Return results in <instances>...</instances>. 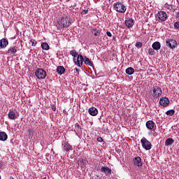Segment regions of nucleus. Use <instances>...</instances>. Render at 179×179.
<instances>
[{"instance_id":"obj_1","label":"nucleus","mask_w":179,"mask_h":179,"mask_svg":"<svg viewBox=\"0 0 179 179\" xmlns=\"http://www.w3.org/2000/svg\"><path fill=\"white\" fill-rule=\"evenodd\" d=\"M70 55L73 57V62L77 66H82L83 65V56L82 55H78L76 50H72L70 51Z\"/></svg>"},{"instance_id":"obj_2","label":"nucleus","mask_w":179,"mask_h":179,"mask_svg":"<svg viewBox=\"0 0 179 179\" xmlns=\"http://www.w3.org/2000/svg\"><path fill=\"white\" fill-rule=\"evenodd\" d=\"M58 27L59 29H66L71 26V17L69 15H64L60 18L58 22Z\"/></svg>"},{"instance_id":"obj_3","label":"nucleus","mask_w":179,"mask_h":179,"mask_svg":"<svg viewBox=\"0 0 179 179\" xmlns=\"http://www.w3.org/2000/svg\"><path fill=\"white\" fill-rule=\"evenodd\" d=\"M142 147L145 150H150L152 149V143L149 141V140L146 139V138L143 137L141 140Z\"/></svg>"},{"instance_id":"obj_4","label":"nucleus","mask_w":179,"mask_h":179,"mask_svg":"<svg viewBox=\"0 0 179 179\" xmlns=\"http://www.w3.org/2000/svg\"><path fill=\"white\" fill-rule=\"evenodd\" d=\"M114 8L116 12H119V13H124L127 10V8L124 6L122 3L117 2L114 4Z\"/></svg>"},{"instance_id":"obj_5","label":"nucleus","mask_w":179,"mask_h":179,"mask_svg":"<svg viewBox=\"0 0 179 179\" xmlns=\"http://www.w3.org/2000/svg\"><path fill=\"white\" fill-rule=\"evenodd\" d=\"M35 75L38 79H45L47 72L43 69H38L35 72Z\"/></svg>"},{"instance_id":"obj_6","label":"nucleus","mask_w":179,"mask_h":179,"mask_svg":"<svg viewBox=\"0 0 179 179\" xmlns=\"http://www.w3.org/2000/svg\"><path fill=\"white\" fill-rule=\"evenodd\" d=\"M16 52H17V47L10 46L6 52V55L8 57H16Z\"/></svg>"},{"instance_id":"obj_7","label":"nucleus","mask_w":179,"mask_h":179,"mask_svg":"<svg viewBox=\"0 0 179 179\" xmlns=\"http://www.w3.org/2000/svg\"><path fill=\"white\" fill-rule=\"evenodd\" d=\"M162 96V88L158 86L152 87V97L154 99H159Z\"/></svg>"},{"instance_id":"obj_8","label":"nucleus","mask_w":179,"mask_h":179,"mask_svg":"<svg viewBox=\"0 0 179 179\" xmlns=\"http://www.w3.org/2000/svg\"><path fill=\"white\" fill-rule=\"evenodd\" d=\"M166 45L171 50H174V48H176L177 46V41L174 39H167L166 41Z\"/></svg>"},{"instance_id":"obj_9","label":"nucleus","mask_w":179,"mask_h":179,"mask_svg":"<svg viewBox=\"0 0 179 179\" xmlns=\"http://www.w3.org/2000/svg\"><path fill=\"white\" fill-rule=\"evenodd\" d=\"M157 17L159 19V20H161V22H166L167 19V13H166L164 11H159L157 13Z\"/></svg>"},{"instance_id":"obj_10","label":"nucleus","mask_w":179,"mask_h":179,"mask_svg":"<svg viewBox=\"0 0 179 179\" xmlns=\"http://www.w3.org/2000/svg\"><path fill=\"white\" fill-rule=\"evenodd\" d=\"M169 103H170V101L167 97H162L159 99V104L163 107H167V106H169Z\"/></svg>"},{"instance_id":"obj_11","label":"nucleus","mask_w":179,"mask_h":179,"mask_svg":"<svg viewBox=\"0 0 179 179\" xmlns=\"http://www.w3.org/2000/svg\"><path fill=\"white\" fill-rule=\"evenodd\" d=\"M8 45H9V41H8V39L3 38L0 40V50L8 47Z\"/></svg>"},{"instance_id":"obj_12","label":"nucleus","mask_w":179,"mask_h":179,"mask_svg":"<svg viewBox=\"0 0 179 179\" xmlns=\"http://www.w3.org/2000/svg\"><path fill=\"white\" fill-rule=\"evenodd\" d=\"M111 169L108 166H101V172L103 173L106 176H111Z\"/></svg>"},{"instance_id":"obj_13","label":"nucleus","mask_w":179,"mask_h":179,"mask_svg":"<svg viewBox=\"0 0 179 179\" xmlns=\"http://www.w3.org/2000/svg\"><path fill=\"white\" fill-rule=\"evenodd\" d=\"M134 164L135 166H137V167H141L142 166V159H141V157H136L133 160Z\"/></svg>"},{"instance_id":"obj_14","label":"nucleus","mask_w":179,"mask_h":179,"mask_svg":"<svg viewBox=\"0 0 179 179\" xmlns=\"http://www.w3.org/2000/svg\"><path fill=\"white\" fill-rule=\"evenodd\" d=\"M146 127L148 128V129L152 130L153 129V128H155V127H156V124L155 123V122H153V120H148L146 122Z\"/></svg>"},{"instance_id":"obj_15","label":"nucleus","mask_w":179,"mask_h":179,"mask_svg":"<svg viewBox=\"0 0 179 179\" xmlns=\"http://www.w3.org/2000/svg\"><path fill=\"white\" fill-rule=\"evenodd\" d=\"M125 24L128 29H131V27H132V26H134V19L128 18L127 20H126Z\"/></svg>"},{"instance_id":"obj_16","label":"nucleus","mask_w":179,"mask_h":179,"mask_svg":"<svg viewBox=\"0 0 179 179\" xmlns=\"http://www.w3.org/2000/svg\"><path fill=\"white\" fill-rule=\"evenodd\" d=\"M88 112L89 114H90V115H92L93 117L96 116V114H99V110L94 107L90 108Z\"/></svg>"},{"instance_id":"obj_17","label":"nucleus","mask_w":179,"mask_h":179,"mask_svg":"<svg viewBox=\"0 0 179 179\" xmlns=\"http://www.w3.org/2000/svg\"><path fill=\"white\" fill-rule=\"evenodd\" d=\"M8 118L9 120H16L17 118V115H16V113L15 111L10 110L8 112Z\"/></svg>"},{"instance_id":"obj_18","label":"nucleus","mask_w":179,"mask_h":179,"mask_svg":"<svg viewBox=\"0 0 179 179\" xmlns=\"http://www.w3.org/2000/svg\"><path fill=\"white\" fill-rule=\"evenodd\" d=\"M91 32L92 33V34H94V36L97 37V36H100V33H101V31L100 30V29H99L97 27H93L91 29Z\"/></svg>"},{"instance_id":"obj_19","label":"nucleus","mask_w":179,"mask_h":179,"mask_svg":"<svg viewBox=\"0 0 179 179\" xmlns=\"http://www.w3.org/2000/svg\"><path fill=\"white\" fill-rule=\"evenodd\" d=\"M152 47L155 51H159L162 48V44H160V42L156 41L152 43Z\"/></svg>"},{"instance_id":"obj_20","label":"nucleus","mask_w":179,"mask_h":179,"mask_svg":"<svg viewBox=\"0 0 179 179\" xmlns=\"http://www.w3.org/2000/svg\"><path fill=\"white\" fill-rule=\"evenodd\" d=\"M62 146L64 152H69V150H72V146L69 143H64L62 144Z\"/></svg>"},{"instance_id":"obj_21","label":"nucleus","mask_w":179,"mask_h":179,"mask_svg":"<svg viewBox=\"0 0 179 179\" xmlns=\"http://www.w3.org/2000/svg\"><path fill=\"white\" fill-rule=\"evenodd\" d=\"M57 72L59 75H64V73H65V67H64V66H58Z\"/></svg>"},{"instance_id":"obj_22","label":"nucleus","mask_w":179,"mask_h":179,"mask_svg":"<svg viewBox=\"0 0 179 179\" xmlns=\"http://www.w3.org/2000/svg\"><path fill=\"white\" fill-rule=\"evenodd\" d=\"M8 139V134H6L4 131L0 132V141L5 142Z\"/></svg>"},{"instance_id":"obj_23","label":"nucleus","mask_w":179,"mask_h":179,"mask_svg":"<svg viewBox=\"0 0 179 179\" xmlns=\"http://www.w3.org/2000/svg\"><path fill=\"white\" fill-rule=\"evenodd\" d=\"M173 143H174V139L173 138H167L165 141V145L166 146H171V145H173Z\"/></svg>"},{"instance_id":"obj_24","label":"nucleus","mask_w":179,"mask_h":179,"mask_svg":"<svg viewBox=\"0 0 179 179\" xmlns=\"http://www.w3.org/2000/svg\"><path fill=\"white\" fill-rule=\"evenodd\" d=\"M84 60V63L85 64V65H88V66H93V63H92V62L90 61V59L89 58H87V57H85V59H83Z\"/></svg>"},{"instance_id":"obj_25","label":"nucleus","mask_w":179,"mask_h":179,"mask_svg":"<svg viewBox=\"0 0 179 179\" xmlns=\"http://www.w3.org/2000/svg\"><path fill=\"white\" fill-rule=\"evenodd\" d=\"M134 72H135V69L132 67H129L126 69V73L127 75H134Z\"/></svg>"},{"instance_id":"obj_26","label":"nucleus","mask_w":179,"mask_h":179,"mask_svg":"<svg viewBox=\"0 0 179 179\" xmlns=\"http://www.w3.org/2000/svg\"><path fill=\"white\" fill-rule=\"evenodd\" d=\"M41 48L42 50H45V51H48L50 50V45L47 43H43L41 44Z\"/></svg>"},{"instance_id":"obj_27","label":"nucleus","mask_w":179,"mask_h":179,"mask_svg":"<svg viewBox=\"0 0 179 179\" xmlns=\"http://www.w3.org/2000/svg\"><path fill=\"white\" fill-rule=\"evenodd\" d=\"M33 135H34V130H33L31 129H28V136H29V139H31V138H33Z\"/></svg>"},{"instance_id":"obj_28","label":"nucleus","mask_w":179,"mask_h":179,"mask_svg":"<svg viewBox=\"0 0 179 179\" xmlns=\"http://www.w3.org/2000/svg\"><path fill=\"white\" fill-rule=\"evenodd\" d=\"M174 113H176V110H174V109H171L166 112V115L171 117V115H174Z\"/></svg>"},{"instance_id":"obj_29","label":"nucleus","mask_w":179,"mask_h":179,"mask_svg":"<svg viewBox=\"0 0 179 179\" xmlns=\"http://www.w3.org/2000/svg\"><path fill=\"white\" fill-rule=\"evenodd\" d=\"M75 129L77 131V132H82V127H80V125H79L78 123H76L75 125Z\"/></svg>"},{"instance_id":"obj_30","label":"nucleus","mask_w":179,"mask_h":179,"mask_svg":"<svg viewBox=\"0 0 179 179\" xmlns=\"http://www.w3.org/2000/svg\"><path fill=\"white\" fill-rule=\"evenodd\" d=\"M29 44H31V45L36 47V45H37V41L34 40V39H31L29 41Z\"/></svg>"},{"instance_id":"obj_31","label":"nucleus","mask_w":179,"mask_h":179,"mask_svg":"<svg viewBox=\"0 0 179 179\" xmlns=\"http://www.w3.org/2000/svg\"><path fill=\"white\" fill-rule=\"evenodd\" d=\"M148 54L149 55H155V49L153 48L148 49Z\"/></svg>"},{"instance_id":"obj_32","label":"nucleus","mask_w":179,"mask_h":179,"mask_svg":"<svg viewBox=\"0 0 179 179\" xmlns=\"http://www.w3.org/2000/svg\"><path fill=\"white\" fill-rule=\"evenodd\" d=\"M143 45V44H142V43H141V42L136 43V48H142Z\"/></svg>"},{"instance_id":"obj_33","label":"nucleus","mask_w":179,"mask_h":179,"mask_svg":"<svg viewBox=\"0 0 179 179\" xmlns=\"http://www.w3.org/2000/svg\"><path fill=\"white\" fill-rule=\"evenodd\" d=\"M173 26H174L175 29H179V21L174 22Z\"/></svg>"},{"instance_id":"obj_34","label":"nucleus","mask_w":179,"mask_h":179,"mask_svg":"<svg viewBox=\"0 0 179 179\" xmlns=\"http://www.w3.org/2000/svg\"><path fill=\"white\" fill-rule=\"evenodd\" d=\"M51 108H52V111H55V110H57V106H55V105L52 104V105H51Z\"/></svg>"},{"instance_id":"obj_35","label":"nucleus","mask_w":179,"mask_h":179,"mask_svg":"<svg viewBox=\"0 0 179 179\" xmlns=\"http://www.w3.org/2000/svg\"><path fill=\"white\" fill-rule=\"evenodd\" d=\"M94 179H103V178H101V176H99V175H95V176H94Z\"/></svg>"},{"instance_id":"obj_36","label":"nucleus","mask_w":179,"mask_h":179,"mask_svg":"<svg viewBox=\"0 0 179 179\" xmlns=\"http://www.w3.org/2000/svg\"><path fill=\"white\" fill-rule=\"evenodd\" d=\"M106 35L108 36V37H112L113 34H111V32L110 31H106Z\"/></svg>"},{"instance_id":"obj_37","label":"nucleus","mask_w":179,"mask_h":179,"mask_svg":"<svg viewBox=\"0 0 179 179\" xmlns=\"http://www.w3.org/2000/svg\"><path fill=\"white\" fill-rule=\"evenodd\" d=\"M97 141H98V142H103L104 141V139H103V138H101V137H98Z\"/></svg>"},{"instance_id":"obj_38","label":"nucleus","mask_w":179,"mask_h":179,"mask_svg":"<svg viewBox=\"0 0 179 179\" xmlns=\"http://www.w3.org/2000/svg\"><path fill=\"white\" fill-rule=\"evenodd\" d=\"M89 11L87 10H83V12H82V14L83 15H87V13H88Z\"/></svg>"},{"instance_id":"obj_39","label":"nucleus","mask_w":179,"mask_h":179,"mask_svg":"<svg viewBox=\"0 0 179 179\" xmlns=\"http://www.w3.org/2000/svg\"><path fill=\"white\" fill-rule=\"evenodd\" d=\"M3 166H5V164H3V162L0 161V169H2V167H3Z\"/></svg>"},{"instance_id":"obj_40","label":"nucleus","mask_w":179,"mask_h":179,"mask_svg":"<svg viewBox=\"0 0 179 179\" xmlns=\"http://www.w3.org/2000/svg\"><path fill=\"white\" fill-rule=\"evenodd\" d=\"M75 71H77V72H79L80 70L79 69H78V68H76Z\"/></svg>"},{"instance_id":"obj_41","label":"nucleus","mask_w":179,"mask_h":179,"mask_svg":"<svg viewBox=\"0 0 179 179\" xmlns=\"http://www.w3.org/2000/svg\"><path fill=\"white\" fill-rule=\"evenodd\" d=\"M177 17H179V12L177 13Z\"/></svg>"},{"instance_id":"obj_42","label":"nucleus","mask_w":179,"mask_h":179,"mask_svg":"<svg viewBox=\"0 0 179 179\" xmlns=\"http://www.w3.org/2000/svg\"><path fill=\"white\" fill-rule=\"evenodd\" d=\"M0 179H1V177H0Z\"/></svg>"}]
</instances>
